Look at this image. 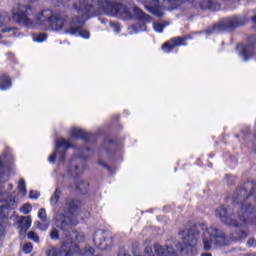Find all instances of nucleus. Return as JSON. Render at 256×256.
Listing matches in <instances>:
<instances>
[{
    "label": "nucleus",
    "mask_w": 256,
    "mask_h": 256,
    "mask_svg": "<svg viewBox=\"0 0 256 256\" xmlns=\"http://www.w3.org/2000/svg\"><path fill=\"white\" fill-rule=\"evenodd\" d=\"M18 190L21 197H25L27 195V188L25 186V180L21 179L18 183Z\"/></svg>",
    "instance_id": "obj_20"
},
{
    "label": "nucleus",
    "mask_w": 256,
    "mask_h": 256,
    "mask_svg": "<svg viewBox=\"0 0 256 256\" xmlns=\"http://www.w3.org/2000/svg\"><path fill=\"white\" fill-rule=\"evenodd\" d=\"M201 256H211V254H209V253H204V254H202Z\"/></svg>",
    "instance_id": "obj_37"
},
{
    "label": "nucleus",
    "mask_w": 256,
    "mask_h": 256,
    "mask_svg": "<svg viewBox=\"0 0 256 256\" xmlns=\"http://www.w3.org/2000/svg\"><path fill=\"white\" fill-rule=\"evenodd\" d=\"M68 173H69L70 177H79V175H81V173H83V169L79 168L77 166H72L68 170Z\"/></svg>",
    "instance_id": "obj_19"
},
{
    "label": "nucleus",
    "mask_w": 256,
    "mask_h": 256,
    "mask_svg": "<svg viewBox=\"0 0 256 256\" xmlns=\"http://www.w3.org/2000/svg\"><path fill=\"white\" fill-rule=\"evenodd\" d=\"M247 237V233L246 232H240L239 233V237H233L232 241H239V239H245Z\"/></svg>",
    "instance_id": "obj_29"
},
{
    "label": "nucleus",
    "mask_w": 256,
    "mask_h": 256,
    "mask_svg": "<svg viewBox=\"0 0 256 256\" xmlns=\"http://www.w3.org/2000/svg\"><path fill=\"white\" fill-rule=\"evenodd\" d=\"M59 197H61V189L56 188L54 194L50 198V205L55 206L59 201Z\"/></svg>",
    "instance_id": "obj_18"
},
{
    "label": "nucleus",
    "mask_w": 256,
    "mask_h": 256,
    "mask_svg": "<svg viewBox=\"0 0 256 256\" xmlns=\"http://www.w3.org/2000/svg\"><path fill=\"white\" fill-rule=\"evenodd\" d=\"M38 218H40L41 221L44 222V227H40V228L42 230L49 229L50 222H49V219H47V211L45 210V208H40L38 210Z\"/></svg>",
    "instance_id": "obj_14"
},
{
    "label": "nucleus",
    "mask_w": 256,
    "mask_h": 256,
    "mask_svg": "<svg viewBox=\"0 0 256 256\" xmlns=\"http://www.w3.org/2000/svg\"><path fill=\"white\" fill-rule=\"evenodd\" d=\"M75 239L76 241H82L83 240V234H80L79 232H70L66 234L65 240L60 248V251H57L56 248H52L48 251V256H94L95 255V249L92 247H86L84 251H81L79 249V246L73 241Z\"/></svg>",
    "instance_id": "obj_3"
},
{
    "label": "nucleus",
    "mask_w": 256,
    "mask_h": 256,
    "mask_svg": "<svg viewBox=\"0 0 256 256\" xmlns=\"http://www.w3.org/2000/svg\"><path fill=\"white\" fill-rule=\"evenodd\" d=\"M17 207V202L15 199H10L5 202V205H0V213H2L3 209H15Z\"/></svg>",
    "instance_id": "obj_17"
},
{
    "label": "nucleus",
    "mask_w": 256,
    "mask_h": 256,
    "mask_svg": "<svg viewBox=\"0 0 256 256\" xmlns=\"http://www.w3.org/2000/svg\"><path fill=\"white\" fill-rule=\"evenodd\" d=\"M118 256H131V255H129V254L125 253L124 251H122V252H120L118 254Z\"/></svg>",
    "instance_id": "obj_35"
},
{
    "label": "nucleus",
    "mask_w": 256,
    "mask_h": 256,
    "mask_svg": "<svg viewBox=\"0 0 256 256\" xmlns=\"http://www.w3.org/2000/svg\"><path fill=\"white\" fill-rule=\"evenodd\" d=\"M59 4H57V7H61V5H64V3H67L69 0H57Z\"/></svg>",
    "instance_id": "obj_34"
},
{
    "label": "nucleus",
    "mask_w": 256,
    "mask_h": 256,
    "mask_svg": "<svg viewBox=\"0 0 256 256\" xmlns=\"http://www.w3.org/2000/svg\"><path fill=\"white\" fill-rule=\"evenodd\" d=\"M94 244L98 249H109L111 245H113V237L109 234V232H105L103 230H97L94 234Z\"/></svg>",
    "instance_id": "obj_7"
},
{
    "label": "nucleus",
    "mask_w": 256,
    "mask_h": 256,
    "mask_svg": "<svg viewBox=\"0 0 256 256\" xmlns=\"http://www.w3.org/2000/svg\"><path fill=\"white\" fill-rule=\"evenodd\" d=\"M28 239H31V241H34L35 243H39V237L33 231L28 232Z\"/></svg>",
    "instance_id": "obj_25"
},
{
    "label": "nucleus",
    "mask_w": 256,
    "mask_h": 256,
    "mask_svg": "<svg viewBox=\"0 0 256 256\" xmlns=\"http://www.w3.org/2000/svg\"><path fill=\"white\" fill-rule=\"evenodd\" d=\"M181 45H185V38H172L162 45V51H164V53H171L175 47H180Z\"/></svg>",
    "instance_id": "obj_12"
},
{
    "label": "nucleus",
    "mask_w": 256,
    "mask_h": 256,
    "mask_svg": "<svg viewBox=\"0 0 256 256\" xmlns=\"http://www.w3.org/2000/svg\"><path fill=\"white\" fill-rule=\"evenodd\" d=\"M139 3L145 6V9L149 11L155 17H163V11L169 9L170 5H183V3H188L192 7H197L195 0H137Z\"/></svg>",
    "instance_id": "obj_4"
},
{
    "label": "nucleus",
    "mask_w": 256,
    "mask_h": 256,
    "mask_svg": "<svg viewBox=\"0 0 256 256\" xmlns=\"http://www.w3.org/2000/svg\"><path fill=\"white\" fill-rule=\"evenodd\" d=\"M55 223L57 227H60L62 231H69V229H72L74 225H77V217L73 215V213H70L66 216L63 215H57L55 217Z\"/></svg>",
    "instance_id": "obj_8"
},
{
    "label": "nucleus",
    "mask_w": 256,
    "mask_h": 256,
    "mask_svg": "<svg viewBox=\"0 0 256 256\" xmlns=\"http://www.w3.org/2000/svg\"><path fill=\"white\" fill-rule=\"evenodd\" d=\"M13 37H19V35H17L16 32H14Z\"/></svg>",
    "instance_id": "obj_38"
},
{
    "label": "nucleus",
    "mask_w": 256,
    "mask_h": 256,
    "mask_svg": "<svg viewBox=\"0 0 256 256\" xmlns=\"http://www.w3.org/2000/svg\"><path fill=\"white\" fill-rule=\"evenodd\" d=\"M241 213H244V216H240L239 221H237L233 216L227 217V209L221 207L216 210V217H219L223 223H226V225L239 227V225H243V223H245V217H252V215L255 217L256 210L251 205L248 207L242 206Z\"/></svg>",
    "instance_id": "obj_5"
},
{
    "label": "nucleus",
    "mask_w": 256,
    "mask_h": 256,
    "mask_svg": "<svg viewBox=\"0 0 256 256\" xmlns=\"http://www.w3.org/2000/svg\"><path fill=\"white\" fill-rule=\"evenodd\" d=\"M114 0H79L74 4L77 13L71 22L67 21V17L61 16L53 12V10H43L35 16V22L29 19L30 13H33L31 5L23 2L16 3L11 10V17L18 25L25 27H33L39 25L41 29L61 31L66 35H79L82 39H89L91 34L83 29L85 21H89L91 17L96 15H111L112 17H124V19H138L141 23L134 24L129 28L130 35H137L147 31V23H151L153 19L137 6L128 8L123 4H115Z\"/></svg>",
    "instance_id": "obj_1"
},
{
    "label": "nucleus",
    "mask_w": 256,
    "mask_h": 256,
    "mask_svg": "<svg viewBox=\"0 0 256 256\" xmlns=\"http://www.w3.org/2000/svg\"><path fill=\"white\" fill-rule=\"evenodd\" d=\"M22 250L24 251V253H26V255H29V253H31L33 251V244L31 242L26 243Z\"/></svg>",
    "instance_id": "obj_23"
},
{
    "label": "nucleus",
    "mask_w": 256,
    "mask_h": 256,
    "mask_svg": "<svg viewBox=\"0 0 256 256\" xmlns=\"http://www.w3.org/2000/svg\"><path fill=\"white\" fill-rule=\"evenodd\" d=\"M9 23H11V16H9V13H2L0 15V29L2 33H11L13 31H17V28L9 26Z\"/></svg>",
    "instance_id": "obj_11"
},
{
    "label": "nucleus",
    "mask_w": 256,
    "mask_h": 256,
    "mask_svg": "<svg viewBox=\"0 0 256 256\" xmlns=\"http://www.w3.org/2000/svg\"><path fill=\"white\" fill-rule=\"evenodd\" d=\"M31 204H24L21 208H20V213H23V215H29V213H31Z\"/></svg>",
    "instance_id": "obj_22"
},
{
    "label": "nucleus",
    "mask_w": 256,
    "mask_h": 256,
    "mask_svg": "<svg viewBox=\"0 0 256 256\" xmlns=\"http://www.w3.org/2000/svg\"><path fill=\"white\" fill-rule=\"evenodd\" d=\"M33 41L35 43H43L44 41H47V34L40 33V34L33 35Z\"/></svg>",
    "instance_id": "obj_21"
},
{
    "label": "nucleus",
    "mask_w": 256,
    "mask_h": 256,
    "mask_svg": "<svg viewBox=\"0 0 256 256\" xmlns=\"http://www.w3.org/2000/svg\"><path fill=\"white\" fill-rule=\"evenodd\" d=\"M200 8L204 11H219V9H221V5L211 0H206L200 3Z\"/></svg>",
    "instance_id": "obj_13"
},
{
    "label": "nucleus",
    "mask_w": 256,
    "mask_h": 256,
    "mask_svg": "<svg viewBox=\"0 0 256 256\" xmlns=\"http://www.w3.org/2000/svg\"><path fill=\"white\" fill-rule=\"evenodd\" d=\"M36 227L38 229H40L41 231H43V228H41V227H45V222L44 221H42V223L41 222H36Z\"/></svg>",
    "instance_id": "obj_33"
},
{
    "label": "nucleus",
    "mask_w": 256,
    "mask_h": 256,
    "mask_svg": "<svg viewBox=\"0 0 256 256\" xmlns=\"http://www.w3.org/2000/svg\"><path fill=\"white\" fill-rule=\"evenodd\" d=\"M11 78L9 76L4 75L0 77V90L1 91H7L11 87Z\"/></svg>",
    "instance_id": "obj_16"
},
{
    "label": "nucleus",
    "mask_w": 256,
    "mask_h": 256,
    "mask_svg": "<svg viewBox=\"0 0 256 256\" xmlns=\"http://www.w3.org/2000/svg\"><path fill=\"white\" fill-rule=\"evenodd\" d=\"M110 27H112L114 33H121V26L119 24L110 22Z\"/></svg>",
    "instance_id": "obj_27"
},
{
    "label": "nucleus",
    "mask_w": 256,
    "mask_h": 256,
    "mask_svg": "<svg viewBox=\"0 0 256 256\" xmlns=\"http://www.w3.org/2000/svg\"><path fill=\"white\" fill-rule=\"evenodd\" d=\"M39 195L40 194L37 191H30L29 198L30 199H38Z\"/></svg>",
    "instance_id": "obj_30"
},
{
    "label": "nucleus",
    "mask_w": 256,
    "mask_h": 256,
    "mask_svg": "<svg viewBox=\"0 0 256 256\" xmlns=\"http://www.w3.org/2000/svg\"><path fill=\"white\" fill-rule=\"evenodd\" d=\"M85 153H89V149H86V150H85Z\"/></svg>",
    "instance_id": "obj_40"
},
{
    "label": "nucleus",
    "mask_w": 256,
    "mask_h": 256,
    "mask_svg": "<svg viewBox=\"0 0 256 256\" xmlns=\"http://www.w3.org/2000/svg\"><path fill=\"white\" fill-rule=\"evenodd\" d=\"M144 256H156L151 246H146L144 250Z\"/></svg>",
    "instance_id": "obj_26"
},
{
    "label": "nucleus",
    "mask_w": 256,
    "mask_h": 256,
    "mask_svg": "<svg viewBox=\"0 0 256 256\" xmlns=\"http://www.w3.org/2000/svg\"><path fill=\"white\" fill-rule=\"evenodd\" d=\"M183 244H176L175 248L172 246H161L159 244L154 245L155 255L157 256H175L176 253H181L182 251H193L197 246V239L202 237L204 251H209L211 245H213V240L215 245L218 247H223L224 245H229V240L225 237V234L217 229L210 227L207 228L204 224H199L194 227V229L189 232L182 233Z\"/></svg>",
    "instance_id": "obj_2"
},
{
    "label": "nucleus",
    "mask_w": 256,
    "mask_h": 256,
    "mask_svg": "<svg viewBox=\"0 0 256 256\" xmlns=\"http://www.w3.org/2000/svg\"><path fill=\"white\" fill-rule=\"evenodd\" d=\"M98 163H99V165H101L102 167H105V163H103V160H99Z\"/></svg>",
    "instance_id": "obj_36"
},
{
    "label": "nucleus",
    "mask_w": 256,
    "mask_h": 256,
    "mask_svg": "<svg viewBox=\"0 0 256 256\" xmlns=\"http://www.w3.org/2000/svg\"><path fill=\"white\" fill-rule=\"evenodd\" d=\"M246 19L241 16H235L232 18H228L222 22H220L216 29L219 31H229L235 27H239L240 25H245Z\"/></svg>",
    "instance_id": "obj_9"
},
{
    "label": "nucleus",
    "mask_w": 256,
    "mask_h": 256,
    "mask_svg": "<svg viewBox=\"0 0 256 256\" xmlns=\"http://www.w3.org/2000/svg\"><path fill=\"white\" fill-rule=\"evenodd\" d=\"M51 239H59V230L53 228L50 232Z\"/></svg>",
    "instance_id": "obj_28"
},
{
    "label": "nucleus",
    "mask_w": 256,
    "mask_h": 256,
    "mask_svg": "<svg viewBox=\"0 0 256 256\" xmlns=\"http://www.w3.org/2000/svg\"><path fill=\"white\" fill-rule=\"evenodd\" d=\"M247 245H248V247H256L255 239L248 240Z\"/></svg>",
    "instance_id": "obj_32"
},
{
    "label": "nucleus",
    "mask_w": 256,
    "mask_h": 256,
    "mask_svg": "<svg viewBox=\"0 0 256 256\" xmlns=\"http://www.w3.org/2000/svg\"><path fill=\"white\" fill-rule=\"evenodd\" d=\"M72 145L69 140H65L64 138L56 139V147L55 152L50 155L48 161L49 163H55V159L59 158L61 160L65 159V151L67 149H71Z\"/></svg>",
    "instance_id": "obj_6"
},
{
    "label": "nucleus",
    "mask_w": 256,
    "mask_h": 256,
    "mask_svg": "<svg viewBox=\"0 0 256 256\" xmlns=\"http://www.w3.org/2000/svg\"><path fill=\"white\" fill-rule=\"evenodd\" d=\"M1 39H3V34H0V41H1Z\"/></svg>",
    "instance_id": "obj_39"
},
{
    "label": "nucleus",
    "mask_w": 256,
    "mask_h": 256,
    "mask_svg": "<svg viewBox=\"0 0 256 256\" xmlns=\"http://www.w3.org/2000/svg\"><path fill=\"white\" fill-rule=\"evenodd\" d=\"M153 29L156 33H161L163 31V29H165V25H163L161 23H154Z\"/></svg>",
    "instance_id": "obj_24"
},
{
    "label": "nucleus",
    "mask_w": 256,
    "mask_h": 256,
    "mask_svg": "<svg viewBox=\"0 0 256 256\" xmlns=\"http://www.w3.org/2000/svg\"><path fill=\"white\" fill-rule=\"evenodd\" d=\"M69 211H73L75 209V201L71 200L67 202Z\"/></svg>",
    "instance_id": "obj_31"
},
{
    "label": "nucleus",
    "mask_w": 256,
    "mask_h": 256,
    "mask_svg": "<svg viewBox=\"0 0 256 256\" xmlns=\"http://www.w3.org/2000/svg\"><path fill=\"white\" fill-rule=\"evenodd\" d=\"M237 50L239 53V56L243 59V61H249L252 57H255V45H243L239 44L237 46Z\"/></svg>",
    "instance_id": "obj_10"
},
{
    "label": "nucleus",
    "mask_w": 256,
    "mask_h": 256,
    "mask_svg": "<svg viewBox=\"0 0 256 256\" xmlns=\"http://www.w3.org/2000/svg\"><path fill=\"white\" fill-rule=\"evenodd\" d=\"M31 216H26V217H22L19 221H18V225L21 229V231H27V229H29L31 227Z\"/></svg>",
    "instance_id": "obj_15"
}]
</instances>
